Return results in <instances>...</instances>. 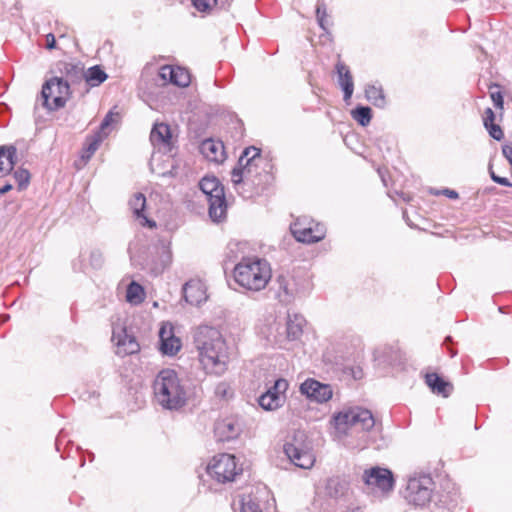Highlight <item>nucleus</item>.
<instances>
[{
    "label": "nucleus",
    "mask_w": 512,
    "mask_h": 512,
    "mask_svg": "<svg viewBox=\"0 0 512 512\" xmlns=\"http://www.w3.org/2000/svg\"><path fill=\"white\" fill-rule=\"evenodd\" d=\"M159 349L162 354L167 356L176 355L181 349L180 338L174 334V328L170 323H164L159 330Z\"/></svg>",
    "instance_id": "f3484780"
},
{
    "label": "nucleus",
    "mask_w": 512,
    "mask_h": 512,
    "mask_svg": "<svg viewBox=\"0 0 512 512\" xmlns=\"http://www.w3.org/2000/svg\"><path fill=\"white\" fill-rule=\"evenodd\" d=\"M302 395L316 403H326L333 396L331 385L321 383L313 378L306 379L299 388Z\"/></svg>",
    "instance_id": "4468645a"
},
{
    "label": "nucleus",
    "mask_w": 512,
    "mask_h": 512,
    "mask_svg": "<svg viewBox=\"0 0 512 512\" xmlns=\"http://www.w3.org/2000/svg\"><path fill=\"white\" fill-rule=\"evenodd\" d=\"M150 141L158 150L171 151L173 141L170 126L165 123H155L150 133Z\"/></svg>",
    "instance_id": "6ab92c4d"
},
{
    "label": "nucleus",
    "mask_w": 512,
    "mask_h": 512,
    "mask_svg": "<svg viewBox=\"0 0 512 512\" xmlns=\"http://www.w3.org/2000/svg\"><path fill=\"white\" fill-rule=\"evenodd\" d=\"M456 355V351L451 350V357H454Z\"/></svg>",
    "instance_id": "4d7b16f0"
},
{
    "label": "nucleus",
    "mask_w": 512,
    "mask_h": 512,
    "mask_svg": "<svg viewBox=\"0 0 512 512\" xmlns=\"http://www.w3.org/2000/svg\"><path fill=\"white\" fill-rule=\"evenodd\" d=\"M200 190L206 195L208 212L213 222L226 218L227 203L224 187L215 176H205L199 182Z\"/></svg>",
    "instance_id": "0eeeda50"
},
{
    "label": "nucleus",
    "mask_w": 512,
    "mask_h": 512,
    "mask_svg": "<svg viewBox=\"0 0 512 512\" xmlns=\"http://www.w3.org/2000/svg\"><path fill=\"white\" fill-rule=\"evenodd\" d=\"M332 424L339 439L351 448L363 449L370 443V432L375 427V419L368 409L353 406L335 413Z\"/></svg>",
    "instance_id": "f03ea898"
},
{
    "label": "nucleus",
    "mask_w": 512,
    "mask_h": 512,
    "mask_svg": "<svg viewBox=\"0 0 512 512\" xmlns=\"http://www.w3.org/2000/svg\"><path fill=\"white\" fill-rule=\"evenodd\" d=\"M117 117V113H113L112 111L108 112L104 117L103 121L101 122L98 131L102 132V134H104L105 136H108L111 132V125L112 123L116 122Z\"/></svg>",
    "instance_id": "a19ab883"
},
{
    "label": "nucleus",
    "mask_w": 512,
    "mask_h": 512,
    "mask_svg": "<svg viewBox=\"0 0 512 512\" xmlns=\"http://www.w3.org/2000/svg\"><path fill=\"white\" fill-rule=\"evenodd\" d=\"M70 85L61 77H52L47 80L41 90L43 106L50 111L63 108L70 98Z\"/></svg>",
    "instance_id": "9d476101"
},
{
    "label": "nucleus",
    "mask_w": 512,
    "mask_h": 512,
    "mask_svg": "<svg viewBox=\"0 0 512 512\" xmlns=\"http://www.w3.org/2000/svg\"><path fill=\"white\" fill-rule=\"evenodd\" d=\"M214 393H215V395L218 398H221V399L227 398L229 396V393H230V386H229V384L224 382V381L219 382L215 386Z\"/></svg>",
    "instance_id": "37998d69"
},
{
    "label": "nucleus",
    "mask_w": 512,
    "mask_h": 512,
    "mask_svg": "<svg viewBox=\"0 0 512 512\" xmlns=\"http://www.w3.org/2000/svg\"><path fill=\"white\" fill-rule=\"evenodd\" d=\"M291 233L298 242L315 243L325 237L326 229L313 221L297 220L290 226Z\"/></svg>",
    "instance_id": "f8f14e48"
},
{
    "label": "nucleus",
    "mask_w": 512,
    "mask_h": 512,
    "mask_svg": "<svg viewBox=\"0 0 512 512\" xmlns=\"http://www.w3.org/2000/svg\"><path fill=\"white\" fill-rule=\"evenodd\" d=\"M288 387V381L284 378H279L275 381L274 385L270 387L265 393L285 396V392L287 391Z\"/></svg>",
    "instance_id": "ea45409f"
},
{
    "label": "nucleus",
    "mask_w": 512,
    "mask_h": 512,
    "mask_svg": "<svg viewBox=\"0 0 512 512\" xmlns=\"http://www.w3.org/2000/svg\"><path fill=\"white\" fill-rule=\"evenodd\" d=\"M107 74L105 71L98 65L90 67L87 72L84 71L83 79H85L86 83L92 87L99 86L107 79Z\"/></svg>",
    "instance_id": "c756f323"
},
{
    "label": "nucleus",
    "mask_w": 512,
    "mask_h": 512,
    "mask_svg": "<svg viewBox=\"0 0 512 512\" xmlns=\"http://www.w3.org/2000/svg\"><path fill=\"white\" fill-rule=\"evenodd\" d=\"M435 483L429 475L411 476L404 490L405 500L416 507L426 506L432 499Z\"/></svg>",
    "instance_id": "1a4fd4ad"
},
{
    "label": "nucleus",
    "mask_w": 512,
    "mask_h": 512,
    "mask_svg": "<svg viewBox=\"0 0 512 512\" xmlns=\"http://www.w3.org/2000/svg\"><path fill=\"white\" fill-rule=\"evenodd\" d=\"M102 132L96 131L93 135L87 137L85 144V151L82 158L89 159L95 151L99 148L102 141L106 138Z\"/></svg>",
    "instance_id": "72a5a7b5"
},
{
    "label": "nucleus",
    "mask_w": 512,
    "mask_h": 512,
    "mask_svg": "<svg viewBox=\"0 0 512 512\" xmlns=\"http://www.w3.org/2000/svg\"><path fill=\"white\" fill-rule=\"evenodd\" d=\"M495 114L491 108H487L484 112L483 123L484 126H488L489 124L494 123Z\"/></svg>",
    "instance_id": "de8ad7c7"
},
{
    "label": "nucleus",
    "mask_w": 512,
    "mask_h": 512,
    "mask_svg": "<svg viewBox=\"0 0 512 512\" xmlns=\"http://www.w3.org/2000/svg\"><path fill=\"white\" fill-rule=\"evenodd\" d=\"M183 296L191 305H200L207 300L205 285L200 280H190L183 287Z\"/></svg>",
    "instance_id": "aec40b11"
},
{
    "label": "nucleus",
    "mask_w": 512,
    "mask_h": 512,
    "mask_svg": "<svg viewBox=\"0 0 512 512\" xmlns=\"http://www.w3.org/2000/svg\"><path fill=\"white\" fill-rule=\"evenodd\" d=\"M275 296L283 304H290L301 294V289L294 277L280 275L276 279Z\"/></svg>",
    "instance_id": "dca6fc26"
},
{
    "label": "nucleus",
    "mask_w": 512,
    "mask_h": 512,
    "mask_svg": "<svg viewBox=\"0 0 512 512\" xmlns=\"http://www.w3.org/2000/svg\"><path fill=\"white\" fill-rule=\"evenodd\" d=\"M286 396L263 393L259 399V405L267 411H274L285 403Z\"/></svg>",
    "instance_id": "c85d7f7f"
},
{
    "label": "nucleus",
    "mask_w": 512,
    "mask_h": 512,
    "mask_svg": "<svg viewBox=\"0 0 512 512\" xmlns=\"http://www.w3.org/2000/svg\"><path fill=\"white\" fill-rule=\"evenodd\" d=\"M235 282L242 288L258 292L263 290L272 277L271 266L266 259L242 257L233 269Z\"/></svg>",
    "instance_id": "39448f33"
},
{
    "label": "nucleus",
    "mask_w": 512,
    "mask_h": 512,
    "mask_svg": "<svg viewBox=\"0 0 512 512\" xmlns=\"http://www.w3.org/2000/svg\"><path fill=\"white\" fill-rule=\"evenodd\" d=\"M365 97L369 102L378 108H384L387 104L383 88L379 84L366 85Z\"/></svg>",
    "instance_id": "bb28decb"
},
{
    "label": "nucleus",
    "mask_w": 512,
    "mask_h": 512,
    "mask_svg": "<svg viewBox=\"0 0 512 512\" xmlns=\"http://www.w3.org/2000/svg\"><path fill=\"white\" fill-rule=\"evenodd\" d=\"M489 172H490V177H491L492 180H493V177H497L498 176V175H496L494 173V171L492 170L491 166L489 167Z\"/></svg>",
    "instance_id": "6e6d98bb"
},
{
    "label": "nucleus",
    "mask_w": 512,
    "mask_h": 512,
    "mask_svg": "<svg viewBox=\"0 0 512 512\" xmlns=\"http://www.w3.org/2000/svg\"><path fill=\"white\" fill-rule=\"evenodd\" d=\"M144 290L143 287L136 283L131 282L127 288L126 298L131 303H140L143 300Z\"/></svg>",
    "instance_id": "4c0bfd02"
},
{
    "label": "nucleus",
    "mask_w": 512,
    "mask_h": 512,
    "mask_svg": "<svg viewBox=\"0 0 512 512\" xmlns=\"http://www.w3.org/2000/svg\"><path fill=\"white\" fill-rule=\"evenodd\" d=\"M238 509L240 512H262L259 501L252 494H244L240 496L238 500Z\"/></svg>",
    "instance_id": "473e14b6"
},
{
    "label": "nucleus",
    "mask_w": 512,
    "mask_h": 512,
    "mask_svg": "<svg viewBox=\"0 0 512 512\" xmlns=\"http://www.w3.org/2000/svg\"><path fill=\"white\" fill-rule=\"evenodd\" d=\"M246 246H247V244L244 242H236V241L229 242V244L227 245V249H226V258L230 262H235L238 259L241 260L242 257H246L244 255Z\"/></svg>",
    "instance_id": "f704fd0d"
},
{
    "label": "nucleus",
    "mask_w": 512,
    "mask_h": 512,
    "mask_svg": "<svg viewBox=\"0 0 512 512\" xmlns=\"http://www.w3.org/2000/svg\"><path fill=\"white\" fill-rule=\"evenodd\" d=\"M218 2H190L189 10L193 16L197 13L201 17L212 14L217 9Z\"/></svg>",
    "instance_id": "c9c22d12"
},
{
    "label": "nucleus",
    "mask_w": 512,
    "mask_h": 512,
    "mask_svg": "<svg viewBox=\"0 0 512 512\" xmlns=\"http://www.w3.org/2000/svg\"><path fill=\"white\" fill-rule=\"evenodd\" d=\"M352 117L361 126H367L372 118V110L368 106H358L352 110Z\"/></svg>",
    "instance_id": "e433bc0d"
},
{
    "label": "nucleus",
    "mask_w": 512,
    "mask_h": 512,
    "mask_svg": "<svg viewBox=\"0 0 512 512\" xmlns=\"http://www.w3.org/2000/svg\"><path fill=\"white\" fill-rule=\"evenodd\" d=\"M241 425L234 418H225L215 426V433L220 441H229L239 436Z\"/></svg>",
    "instance_id": "4be33fe9"
},
{
    "label": "nucleus",
    "mask_w": 512,
    "mask_h": 512,
    "mask_svg": "<svg viewBox=\"0 0 512 512\" xmlns=\"http://www.w3.org/2000/svg\"><path fill=\"white\" fill-rule=\"evenodd\" d=\"M485 128L488 130L489 135L495 140L500 141L504 138V133L499 125L492 123L485 126Z\"/></svg>",
    "instance_id": "c03bdc74"
},
{
    "label": "nucleus",
    "mask_w": 512,
    "mask_h": 512,
    "mask_svg": "<svg viewBox=\"0 0 512 512\" xmlns=\"http://www.w3.org/2000/svg\"><path fill=\"white\" fill-rule=\"evenodd\" d=\"M275 342H279L280 340L277 339V336H274Z\"/></svg>",
    "instance_id": "bf43d9fd"
},
{
    "label": "nucleus",
    "mask_w": 512,
    "mask_h": 512,
    "mask_svg": "<svg viewBox=\"0 0 512 512\" xmlns=\"http://www.w3.org/2000/svg\"><path fill=\"white\" fill-rule=\"evenodd\" d=\"M426 384L437 394L447 397L452 391V385L441 378L437 373L426 374Z\"/></svg>",
    "instance_id": "a878e982"
},
{
    "label": "nucleus",
    "mask_w": 512,
    "mask_h": 512,
    "mask_svg": "<svg viewBox=\"0 0 512 512\" xmlns=\"http://www.w3.org/2000/svg\"><path fill=\"white\" fill-rule=\"evenodd\" d=\"M363 480L368 486L378 488L382 492L391 491L394 487L393 474L386 468L373 467L365 470Z\"/></svg>",
    "instance_id": "2eb2a0df"
},
{
    "label": "nucleus",
    "mask_w": 512,
    "mask_h": 512,
    "mask_svg": "<svg viewBox=\"0 0 512 512\" xmlns=\"http://www.w3.org/2000/svg\"><path fill=\"white\" fill-rule=\"evenodd\" d=\"M317 23L320 28L329 34V28L332 26V18L328 13L327 6L324 2L318 3L315 8Z\"/></svg>",
    "instance_id": "7c9ffc66"
},
{
    "label": "nucleus",
    "mask_w": 512,
    "mask_h": 512,
    "mask_svg": "<svg viewBox=\"0 0 512 512\" xmlns=\"http://www.w3.org/2000/svg\"><path fill=\"white\" fill-rule=\"evenodd\" d=\"M493 181L502 186L512 187V183L506 177H500V176L493 177Z\"/></svg>",
    "instance_id": "3c124183"
},
{
    "label": "nucleus",
    "mask_w": 512,
    "mask_h": 512,
    "mask_svg": "<svg viewBox=\"0 0 512 512\" xmlns=\"http://www.w3.org/2000/svg\"><path fill=\"white\" fill-rule=\"evenodd\" d=\"M284 452L297 467L309 469L315 462L311 444L303 431L294 433L292 439L284 444Z\"/></svg>",
    "instance_id": "6e6552de"
},
{
    "label": "nucleus",
    "mask_w": 512,
    "mask_h": 512,
    "mask_svg": "<svg viewBox=\"0 0 512 512\" xmlns=\"http://www.w3.org/2000/svg\"><path fill=\"white\" fill-rule=\"evenodd\" d=\"M325 490L328 496L337 498L343 494L344 486L338 478H329L326 482Z\"/></svg>",
    "instance_id": "58836bf2"
},
{
    "label": "nucleus",
    "mask_w": 512,
    "mask_h": 512,
    "mask_svg": "<svg viewBox=\"0 0 512 512\" xmlns=\"http://www.w3.org/2000/svg\"><path fill=\"white\" fill-rule=\"evenodd\" d=\"M128 251L132 266L152 277L161 275L172 261L171 252L165 246L143 249L134 254L133 244H130Z\"/></svg>",
    "instance_id": "423d86ee"
},
{
    "label": "nucleus",
    "mask_w": 512,
    "mask_h": 512,
    "mask_svg": "<svg viewBox=\"0 0 512 512\" xmlns=\"http://www.w3.org/2000/svg\"><path fill=\"white\" fill-rule=\"evenodd\" d=\"M200 152L210 162L221 163L225 159L224 145L221 141L213 139L202 141Z\"/></svg>",
    "instance_id": "5701e85b"
},
{
    "label": "nucleus",
    "mask_w": 512,
    "mask_h": 512,
    "mask_svg": "<svg viewBox=\"0 0 512 512\" xmlns=\"http://www.w3.org/2000/svg\"><path fill=\"white\" fill-rule=\"evenodd\" d=\"M490 96L495 107L502 109L504 104L502 93L500 91H491Z\"/></svg>",
    "instance_id": "49530a36"
},
{
    "label": "nucleus",
    "mask_w": 512,
    "mask_h": 512,
    "mask_svg": "<svg viewBox=\"0 0 512 512\" xmlns=\"http://www.w3.org/2000/svg\"><path fill=\"white\" fill-rule=\"evenodd\" d=\"M502 153L505 156V158L508 160V162L512 165V146L504 145L502 147Z\"/></svg>",
    "instance_id": "8fccbe9b"
},
{
    "label": "nucleus",
    "mask_w": 512,
    "mask_h": 512,
    "mask_svg": "<svg viewBox=\"0 0 512 512\" xmlns=\"http://www.w3.org/2000/svg\"><path fill=\"white\" fill-rule=\"evenodd\" d=\"M266 167H270L260 155V149L251 146L246 148L238 161V167L231 173V180L237 189L240 184L261 187L268 183L271 175Z\"/></svg>",
    "instance_id": "20e7f679"
},
{
    "label": "nucleus",
    "mask_w": 512,
    "mask_h": 512,
    "mask_svg": "<svg viewBox=\"0 0 512 512\" xmlns=\"http://www.w3.org/2000/svg\"><path fill=\"white\" fill-rule=\"evenodd\" d=\"M199 364L206 375H224L231 362L232 351L220 331L213 327L201 326L194 336Z\"/></svg>",
    "instance_id": "f257e3e1"
},
{
    "label": "nucleus",
    "mask_w": 512,
    "mask_h": 512,
    "mask_svg": "<svg viewBox=\"0 0 512 512\" xmlns=\"http://www.w3.org/2000/svg\"><path fill=\"white\" fill-rule=\"evenodd\" d=\"M112 342L116 347V354L121 357L132 355L140 350V345L134 335L129 334L122 326L113 327Z\"/></svg>",
    "instance_id": "ddd939ff"
},
{
    "label": "nucleus",
    "mask_w": 512,
    "mask_h": 512,
    "mask_svg": "<svg viewBox=\"0 0 512 512\" xmlns=\"http://www.w3.org/2000/svg\"><path fill=\"white\" fill-rule=\"evenodd\" d=\"M130 208L135 216V218L139 221L142 226H147L149 228H153L156 226V223L152 220H149L144 215V209L146 206V198L142 193H137L133 196V198L129 202Z\"/></svg>",
    "instance_id": "b1692460"
},
{
    "label": "nucleus",
    "mask_w": 512,
    "mask_h": 512,
    "mask_svg": "<svg viewBox=\"0 0 512 512\" xmlns=\"http://www.w3.org/2000/svg\"><path fill=\"white\" fill-rule=\"evenodd\" d=\"M15 155V147H0V177L8 175L13 170Z\"/></svg>",
    "instance_id": "cd10ccee"
},
{
    "label": "nucleus",
    "mask_w": 512,
    "mask_h": 512,
    "mask_svg": "<svg viewBox=\"0 0 512 512\" xmlns=\"http://www.w3.org/2000/svg\"><path fill=\"white\" fill-rule=\"evenodd\" d=\"M67 83H76L83 79L84 67L81 63H65L63 68Z\"/></svg>",
    "instance_id": "2f4dec72"
},
{
    "label": "nucleus",
    "mask_w": 512,
    "mask_h": 512,
    "mask_svg": "<svg viewBox=\"0 0 512 512\" xmlns=\"http://www.w3.org/2000/svg\"><path fill=\"white\" fill-rule=\"evenodd\" d=\"M353 377L355 379H360L362 377V371L361 370H358L357 372H354L353 373Z\"/></svg>",
    "instance_id": "5fc2aeb1"
},
{
    "label": "nucleus",
    "mask_w": 512,
    "mask_h": 512,
    "mask_svg": "<svg viewBox=\"0 0 512 512\" xmlns=\"http://www.w3.org/2000/svg\"><path fill=\"white\" fill-rule=\"evenodd\" d=\"M12 187L13 185L10 182H6L2 187H0V196L10 191Z\"/></svg>",
    "instance_id": "864d4df0"
},
{
    "label": "nucleus",
    "mask_w": 512,
    "mask_h": 512,
    "mask_svg": "<svg viewBox=\"0 0 512 512\" xmlns=\"http://www.w3.org/2000/svg\"><path fill=\"white\" fill-rule=\"evenodd\" d=\"M442 193L444 195H446L448 198L450 199H457L458 198V193L455 191V190H451V189H444L442 191Z\"/></svg>",
    "instance_id": "603ef678"
},
{
    "label": "nucleus",
    "mask_w": 512,
    "mask_h": 512,
    "mask_svg": "<svg viewBox=\"0 0 512 512\" xmlns=\"http://www.w3.org/2000/svg\"><path fill=\"white\" fill-rule=\"evenodd\" d=\"M13 177L15 181L18 183L19 189H22L26 187L29 183L30 174L27 170L20 169L14 172Z\"/></svg>",
    "instance_id": "79ce46f5"
},
{
    "label": "nucleus",
    "mask_w": 512,
    "mask_h": 512,
    "mask_svg": "<svg viewBox=\"0 0 512 512\" xmlns=\"http://www.w3.org/2000/svg\"><path fill=\"white\" fill-rule=\"evenodd\" d=\"M335 70L338 78V84L344 93V101L348 102L354 91L353 77L347 65L338 61L335 65Z\"/></svg>",
    "instance_id": "412c9836"
},
{
    "label": "nucleus",
    "mask_w": 512,
    "mask_h": 512,
    "mask_svg": "<svg viewBox=\"0 0 512 512\" xmlns=\"http://www.w3.org/2000/svg\"><path fill=\"white\" fill-rule=\"evenodd\" d=\"M158 77L164 83H171L178 87H187L191 82V77L185 68L164 65L159 69Z\"/></svg>",
    "instance_id": "a211bd4d"
},
{
    "label": "nucleus",
    "mask_w": 512,
    "mask_h": 512,
    "mask_svg": "<svg viewBox=\"0 0 512 512\" xmlns=\"http://www.w3.org/2000/svg\"><path fill=\"white\" fill-rule=\"evenodd\" d=\"M156 403L166 410H178L188 400V389L172 369L161 370L153 381Z\"/></svg>",
    "instance_id": "7ed1b4c3"
},
{
    "label": "nucleus",
    "mask_w": 512,
    "mask_h": 512,
    "mask_svg": "<svg viewBox=\"0 0 512 512\" xmlns=\"http://www.w3.org/2000/svg\"><path fill=\"white\" fill-rule=\"evenodd\" d=\"M275 342H279L280 340L277 339V336H274Z\"/></svg>",
    "instance_id": "052dcab7"
},
{
    "label": "nucleus",
    "mask_w": 512,
    "mask_h": 512,
    "mask_svg": "<svg viewBox=\"0 0 512 512\" xmlns=\"http://www.w3.org/2000/svg\"><path fill=\"white\" fill-rule=\"evenodd\" d=\"M242 472L234 455L222 453L214 456L207 466L208 475L218 483H230Z\"/></svg>",
    "instance_id": "9b49d317"
},
{
    "label": "nucleus",
    "mask_w": 512,
    "mask_h": 512,
    "mask_svg": "<svg viewBox=\"0 0 512 512\" xmlns=\"http://www.w3.org/2000/svg\"><path fill=\"white\" fill-rule=\"evenodd\" d=\"M445 341H451V337H447Z\"/></svg>",
    "instance_id": "680f3d73"
},
{
    "label": "nucleus",
    "mask_w": 512,
    "mask_h": 512,
    "mask_svg": "<svg viewBox=\"0 0 512 512\" xmlns=\"http://www.w3.org/2000/svg\"><path fill=\"white\" fill-rule=\"evenodd\" d=\"M45 46L49 50L55 48L56 40H55V36L52 33H49V34L46 35V44H45Z\"/></svg>",
    "instance_id": "09e8293b"
},
{
    "label": "nucleus",
    "mask_w": 512,
    "mask_h": 512,
    "mask_svg": "<svg viewBox=\"0 0 512 512\" xmlns=\"http://www.w3.org/2000/svg\"><path fill=\"white\" fill-rule=\"evenodd\" d=\"M499 86L497 84H493L490 88L493 89V88H498Z\"/></svg>",
    "instance_id": "13d9d810"
},
{
    "label": "nucleus",
    "mask_w": 512,
    "mask_h": 512,
    "mask_svg": "<svg viewBox=\"0 0 512 512\" xmlns=\"http://www.w3.org/2000/svg\"><path fill=\"white\" fill-rule=\"evenodd\" d=\"M306 321L300 314H288L286 321V339L298 340L303 334V327Z\"/></svg>",
    "instance_id": "393cba45"
},
{
    "label": "nucleus",
    "mask_w": 512,
    "mask_h": 512,
    "mask_svg": "<svg viewBox=\"0 0 512 512\" xmlns=\"http://www.w3.org/2000/svg\"><path fill=\"white\" fill-rule=\"evenodd\" d=\"M90 264L93 268H100L103 264V255L100 251L95 250L90 254Z\"/></svg>",
    "instance_id": "a18cd8bd"
}]
</instances>
